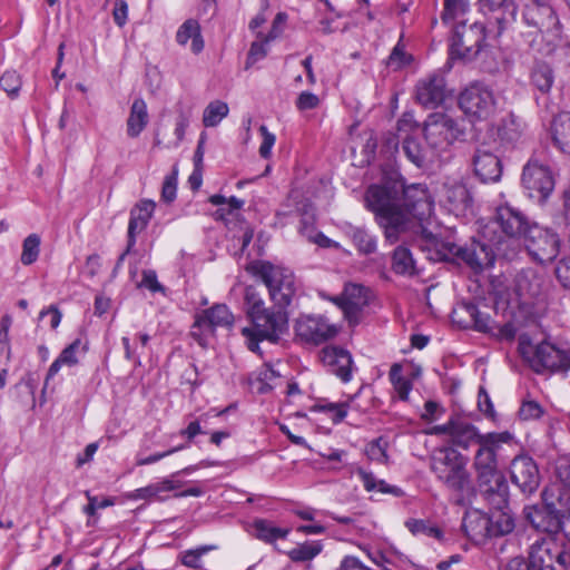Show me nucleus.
Returning <instances> with one entry per match:
<instances>
[{
  "instance_id": "nucleus-1",
  "label": "nucleus",
  "mask_w": 570,
  "mask_h": 570,
  "mask_svg": "<svg viewBox=\"0 0 570 570\" xmlns=\"http://www.w3.org/2000/svg\"><path fill=\"white\" fill-rule=\"evenodd\" d=\"M527 216L511 206H500L495 216L482 230V239L469 246L445 245L450 253L459 255L475 273L491 267L495 256L509 257L514 253L517 239L532 232Z\"/></svg>"
},
{
  "instance_id": "nucleus-2",
  "label": "nucleus",
  "mask_w": 570,
  "mask_h": 570,
  "mask_svg": "<svg viewBox=\"0 0 570 570\" xmlns=\"http://www.w3.org/2000/svg\"><path fill=\"white\" fill-rule=\"evenodd\" d=\"M365 204L375 213L377 223L391 244L399 240L400 235L407 228L410 215H424L430 210L426 191L414 185H372L365 193Z\"/></svg>"
},
{
  "instance_id": "nucleus-3",
  "label": "nucleus",
  "mask_w": 570,
  "mask_h": 570,
  "mask_svg": "<svg viewBox=\"0 0 570 570\" xmlns=\"http://www.w3.org/2000/svg\"><path fill=\"white\" fill-rule=\"evenodd\" d=\"M466 465L468 458L451 446L435 450L430 462V469L436 479L459 498H463L472 489Z\"/></svg>"
},
{
  "instance_id": "nucleus-4",
  "label": "nucleus",
  "mask_w": 570,
  "mask_h": 570,
  "mask_svg": "<svg viewBox=\"0 0 570 570\" xmlns=\"http://www.w3.org/2000/svg\"><path fill=\"white\" fill-rule=\"evenodd\" d=\"M531 523L546 533L537 538L529 547L528 559L532 570H570V549H567L562 542L550 531L549 527H542L534 519Z\"/></svg>"
},
{
  "instance_id": "nucleus-5",
  "label": "nucleus",
  "mask_w": 570,
  "mask_h": 570,
  "mask_svg": "<svg viewBox=\"0 0 570 570\" xmlns=\"http://www.w3.org/2000/svg\"><path fill=\"white\" fill-rule=\"evenodd\" d=\"M252 326L242 328V334L246 338L248 350L259 352V342L267 340L276 343L288 328V318L284 311L274 308H264L249 316Z\"/></svg>"
},
{
  "instance_id": "nucleus-6",
  "label": "nucleus",
  "mask_w": 570,
  "mask_h": 570,
  "mask_svg": "<svg viewBox=\"0 0 570 570\" xmlns=\"http://www.w3.org/2000/svg\"><path fill=\"white\" fill-rule=\"evenodd\" d=\"M253 275L259 277L268 288L271 299L279 306H287L296 293L292 271L269 262H256L250 266Z\"/></svg>"
},
{
  "instance_id": "nucleus-7",
  "label": "nucleus",
  "mask_w": 570,
  "mask_h": 570,
  "mask_svg": "<svg viewBox=\"0 0 570 570\" xmlns=\"http://www.w3.org/2000/svg\"><path fill=\"white\" fill-rule=\"evenodd\" d=\"M522 18L523 23L531 28L529 36L533 38L529 41L530 47H533L539 35L550 37L549 42H554L560 38V21L551 1L523 4Z\"/></svg>"
},
{
  "instance_id": "nucleus-8",
  "label": "nucleus",
  "mask_w": 570,
  "mask_h": 570,
  "mask_svg": "<svg viewBox=\"0 0 570 570\" xmlns=\"http://www.w3.org/2000/svg\"><path fill=\"white\" fill-rule=\"evenodd\" d=\"M425 140L434 153L448 150L454 141L463 138L464 129L459 121L445 112H433L424 121Z\"/></svg>"
},
{
  "instance_id": "nucleus-9",
  "label": "nucleus",
  "mask_w": 570,
  "mask_h": 570,
  "mask_svg": "<svg viewBox=\"0 0 570 570\" xmlns=\"http://www.w3.org/2000/svg\"><path fill=\"white\" fill-rule=\"evenodd\" d=\"M487 37L497 38L489 32V24L485 27L479 22L469 26L465 22L458 23L450 46L451 58L471 61L480 52Z\"/></svg>"
},
{
  "instance_id": "nucleus-10",
  "label": "nucleus",
  "mask_w": 570,
  "mask_h": 570,
  "mask_svg": "<svg viewBox=\"0 0 570 570\" xmlns=\"http://www.w3.org/2000/svg\"><path fill=\"white\" fill-rule=\"evenodd\" d=\"M510 438L509 433H488L480 439L472 463L475 481L503 475L499 469L498 454L502 444Z\"/></svg>"
},
{
  "instance_id": "nucleus-11",
  "label": "nucleus",
  "mask_w": 570,
  "mask_h": 570,
  "mask_svg": "<svg viewBox=\"0 0 570 570\" xmlns=\"http://www.w3.org/2000/svg\"><path fill=\"white\" fill-rule=\"evenodd\" d=\"M521 183L529 198L539 204L546 203L554 189L551 168L534 156L524 165Z\"/></svg>"
},
{
  "instance_id": "nucleus-12",
  "label": "nucleus",
  "mask_w": 570,
  "mask_h": 570,
  "mask_svg": "<svg viewBox=\"0 0 570 570\" xmlns=\"http://www.w3.org/2000/svg\"><path fill=\"white\" fill-rule=\"evenodd\" d=\"M453 315L454 317L468 315L470 318L469 321L459 318L456 322L460 324L464 323L465 326L471 324L474 330L490 334L500 342L511 343L514 341L518 333V327L513 322H508L503 325H495L491 317L488 314L480 312L473 303L461 304L459 308L453 312Z\"/></svg>"
},
{
  "instance_id": "nucleus-13",
  "label": "nucleus",
  "mask_w": 570,
  "mask_h": 570,
  "mask_svg": "<svg viewBox=\"0 0 570 570\" xmlns=\"http://www.w3.org/2000/svg\"><path fill=\"white\" fill-rule=\"evenodd\" d=\"M459 106L469 117L487 119L495 109V98L487 85L476 81L460 94Z\"/></svg>"
},
{
  "instance_id": "nucleus-14",
  "label": "nucleus",
  "mask_w": 570,
  "mask_h": 570,
  "mask_svg": "<svg viewBox=\"0 0 570 570\" xmlns=\"http://www.w3.org/2000/svg\"><path fill=\"white\" fill-rule=\"evenodd\" d=\"M234 316L225 304H216L196 316L190 335L202 346H206L207 337L214 335L216 327H229Z\"/></svg>"
},
{
  "instance_id": "nucleus-15",
  "label": "nucleus",
  "mask_w": 570,
  "mask_h": 570,
  "mask_svg": "<svg viewBox=\"0 0 570 570\" xmlns=\"http://www.w3.org/2000/svg\"><path fill=\"white\" fill-rule=\"evenodd\" d=\"M295 332L301 341L320 345L333 338L338 328L323 316L302 315L296 321Z\"/></svg>"
},
{
  "instance_id": "nucleus-16",
  "label": "nucleus",
  "mask_w": 570,
  "mask_h": 570,
  "mask_svg": "<svg viewBox=\"0 0 570 570\" xmlns=\"http://www.w3.org/2000/svg\"><path fill=\"white\" fill-rule=\"evenodd\" d=\"M474 174L481 181H497L502 174L499 157L494 154V147L485 139L475 145L472 157Z\"/></svg>"
},
{
  "instance_id": "nucleus-17",
  "label": "nucleus",
  "mask_w": 570,
  "mask_h": 570,
  "mask_svg": "<svg viewBox=\"0 0 570 570\" xmlns=\"http://www.w3.org/2000/svg\"><path fill=\"white\" fill-rule=\"evenodd\" d=\"M481 9L490 13L489 32L500 37L515 21L517 7L513 0H480Z\"/></svg>"
},
{
  "instance_id": "nucleus-18",
  "label": "nucleus",
  "mask_w": 570,
  "mask_h": 570,
  "mask_svg": "<svg viewBox=\"0 0 570 570\" xmlns=\"http://www.w3.org/2000/svg\"><path fill=\"white\" fill-rule=\"evenodd\" d=\"M510 474L512 482L527 495L534 493L540 485L538 465L528 455H518L512 460Z\"/></svg>"
},
{
  "instance_id": "nucleus-19",
  "label": "nucleus",
  "mask_w": 570,
  "mask_h": 570,
  "mask_svg": "<svg viewBox=\"0 0 570 570\" xmlns=\"http://www.w3.org/2000/svg\"><path fill=\"white\" fill-rule=\"evenodd\" d=\"M368 289L363 285L346 284L342 295L333 298V302L342 308L350 324L355 325L360 322L363 308L368 304Z\"/></svg>"
},
{
  "instance_id": "nucleus-20",
  "label": "nucleus",
  "mask_w": 570,
  "mask_h": 570,
  "mask_svg": "<svg viewBox=\"0 0 570 570\" xmlns=\"http://www.w3.org/2000/svg\"><path fill=\"white\" fill-rule=\"evenodd\" d=\"M531 366L538 373L544 370L568 371L570 370V355L568 352L543 342L535 345L531 357Z\"/></svg>"
},
{
  "instance_id": "nucleus-21",
  "label": "nucleus",
  "mask_w": 570,
  "mask_h": 570,
  "mask_svg": "<svg viewBox=\"0 0 570 570\" xmlns=\"http://www.w3.org/2000/svg\"><path fill=\"white\" fill-rule=\"evenodd\" d=\"M445 96L446 83L441 71L432 72L416 83V100L426 108L438 107L444 101Z\"/></svg>"
},
{
  "instance_id": "nucleus-22",
  "label": "nucleus",
  "mask_w": 570,
  "mask_h": 570,
  "mask_svg": "<svg viewBox=\"0 0 570 570\" xmlns=\"http://www.w3.org/2000/svg\"><path fill=\"white\" fill-rule=\"evenodd\" d=\"M529 252L540 263L552 262L559 254L560 240L557 234L533 226Z\"/></svg>"
},
{
  "instance_id": "nucleus-23",
  "label": "nucleus",
  "mask_w": 570,
  "mask_h": 570,
  "mask_svg": "<svg viewBox=\"0 0 570 570\" xmlns=\"http://www.w3.org/2000/svg\"><path fill=\"white\" fill-rule=\"evenodd\" d=\"M475 482L478 491L492 509H508L509 484L504 474Z\"/></svg>"
},
{
  "instance_id": "nucleus-24",
  "label": "nucleus",
  "mask_w": 570,
  "mask_h": 570,
  "mask_svg": "<svg viewBox=\"0 0 570 570\" xmlns=\"http://www.w3.org/2000/svg\"><path fill=\"white\" fill-rule=\"evenodd\" d=\"M321 358L328 371L343 382L352 379L353 360L348 351L338 346H327L323 348Z\"/></svg>"
},
{
  "instance_id": "nucleus-25",
  "label": "nucleus",
  "mask_w": 570,
  "mask_h": 570,
  "mask_svg": "<svg viewBox=\"0 0 570 570\" xmlns=\"http://www.w3.org/2000/svg\"><path fill=\"white\" fill-rule=\"evenodd\" d=\"M491 520L488 514L479 510L469 511L462 520V529L465 535L476 544L484 543L491 538Z\"/></svg>"
},
{
  "instance_id": "nucleus-26",
  "label": "nucleus",
  "mask_w": 570,
  "mask_h": 570,
  "mask_svg": "<svg viewBox=\"0 0 570 570\" xmlns=\"http://www.w3.org/2000/svg\"><path fill=\"white\" fill-rule=\"evenodd\" d=\"M155 206L153 200L145 199L140 200L131 208L127 234L129 248L135 247L137 235L147 227L155 210Z\"/></svg>"
},
{
  "instance_id": "nucleus-27",
  "label": "nucleus",
  "mask_w": 570,
  "mask_h": 570,
  "mask_svg": "<svg viewBox=\"0 0 570 570\" xmlns=\"http://www.w3.org/2000/svg\"><path fill=\"white\" fill-rule=\"evenodd\" d=\"M88 351L87 343H82L80 338L75 340L68 346H66L59 356L53 361L50 365L42 392H45L48 387L49 381L58 374L62 366L72 367L79 363L78 354L85 355Z\"/></svg>"
},
{
  "instance_id": "nucleus-28",
  "label": "nucleus",
  "mask_w": 570,
  "mask_h": 570,
  "mask_svg": "<svg viewBox=\"0 0 570 570\" xmlns=\"http://www.w3.org/2000/svg\"><path fill=\"white\" fill-rule=\"evenodd\" d=\"M525 124L514 114L503 117L497 126V136L503 146L514 147L524 136Z\"/></svg>"
},
{
  "instance_id": "nucleus-29",
  "label": "nucleus",
  "mask_w": 570,
  "mask_h": 570,
  "mask_svg": "<svg viewBox=\"0 0 570 570\" xmlns=\"http://www.w3.org/2000/svg\"><path fill=\"white\" fill-rule=\"evenodd\" d=\"M443 193L451 210L463 213L472 204V196L468 187L459 180L446 181L443 185Z\"/></svg>"
},
{
  "instance_id": "nucleus-30",
  "label": "nucleus",
  "mask_w": 570,
  "mask_h": 570,
  "mask_svg": "<svg viewBox=\"0 0 570 570\" xmlns=\"http://www.w3.org/2000/svg\"><path fill=\"white\" fill-rule=\"evenodd\" d=\"M430 213H431V209L429 212H426L424 215H417V216L410 215V224H409L407 228L405 229V232L410 228H414L415 233L419 234L421 236V238L426 244L436 248V250L440 253L442 259L449 261V259L458 258V259L462 261V258L459 255L450 253L449 249L446 248L445 245L452 244L451 242H439L438 238L433 235V233L430 232L422 224L423 217L425 215H430Z\"/></svg>"
},
{
  "instance_id": "nucleus-31",
  "label": "nucleus",
  "mask_w": 570,
  "mask_h": 570,
  "mask_svg": "<svg viewBox=\"0 0 570 570\" xmlns=\"http://www.w3.org/2000/svg\"><path fill=\"white\" fill-rule=\"evenodd\" d=\"M542 497L548 513L552 515L550 531H558L561 523L560 519L564 515L566 512L570 513V492H560L557 501L553 499V495L548 492V490L543 491ZM567 538L570 541V530L567 532Z\"/></svg>"
},
{
  "instance_id": "nucleus-32",
  "label": "nucleus",
  "mask_w": 570,
  "mask_h": 570,
  "mask_svg": "<svg viewBox=\"0 0 570 570\" xmlns=\"http://www.w3.org/2000/svg\"><path fill=\"white\" fill-rule=\"evenodd\" d=\"M149 114L146 101L142 98H136L131 106L126 121V132L129 138H137L147 127Z\"/></svg>"
},
{
  "instance_id": "nucleus-33",
  "label": "nucleus",
  "mask_w": 570,
  "mask_h": 570,
  "mask_svg": "<svg viewBox=\"0 0 570 570\" xmlns=\"http://www.w3.org/2000/svg\"><path fill=\"white\" fill-rule=\"evenodd\" d=\"M551 137L554 146L570 155V112H559L551 122Z\"/></svg>"
},
{
  "instance_id": "nucleus-34",
  "label": "nucleus",
  "mask_w": 570,
  "mask_h": 570,
  "mask_svg": "<svg viewBox=\"0 0 570 570\" xmlns=\"http://www.w3.org/2000/svg\"><path fill=\"white\" fill-rule=\"evenodd\" d=\"M404 524L405 528L415 537L434 539L440 543H444L446 541L444 529L430 519L410 518Z\"/></svg>"
},
{
  "instance_id": "nucleus-35",
  "label": "nucleus",
  "mask_w": 570,
  "mask_h": 570,
  "mask_svg": "<svg viewBox=\"0 0 570 570\" xmlns=\"http://www.w3.org/2000/svg\"><path fill=\"white\" fill-rule=\"evenodd\" d=\"M188 40H191L190 50L193 53L198 55L204 49V39L200 31V26L197 20H186L176 32V41L180 46H185Z\"/></svg>"
},
{
  "instance_id": "nucleus-36",
  "label": "nucleus",
  "mask_w": 570,
  "mask_h": 570,
  "mask_svg": "<svg viewBox=\"0 0 570 570\" xmlns=\"http://www.w3.org/2000/svg\"><path fill=\"white\" fill-rule=\"evenodd\" d=\"M482 438L483 435H480L471 423L461 419H455L451 436V442L453 444L463 449H468L472 444L479 446L480 439Z\"/></svg>"
},
{
  "instance_id": "nucleus-37",
  "label": "nucleus",
  "mask_w": 570,
  "mask_h": 570,
  "mask_svg": "<svg viewBox=\"0 0 570 570\" xmlns=\"http://www.w3.org/2000/svg\"><path fill=\"white\" fill-rule=\"evenodd\" d=\"M530 82L541 94H548L554 82L551 66L544 61H535L531 68Z\"/></svg>"
},
{
  "instance_id": "nucleus-38",
  "label": "nucleus",
  "mask_w": 570,
  "mask_h": 570,
  "mask_svg": "<svg viewBox=\"0 0 570 570\" xmlns=\"http://www.w3.org/2000/svg\"><path fill=\"white\" fill-rule=\"evenodd\" d=\"M181 487V482L173 481L170 479H164L160 482L151 483L147 487L136 489L131 494L132 499L136 500H164L161 495L164 492L173 491Z\"/></svg>"
},
{
  "instance_id": "nucleus-39",
  "label": "nucleus",
  "mask_w": 570,
  "mask_h": 570,
  "mask_svg": "<svg viewBox=\"0 0 570 570\" xmlns=\"http://www.w3.org/2000/svg\"><path fill=\"white\" fill-rule=\"evenodd\" d=\"M405 157L417 168H423L433 160V153L426 150L422 144L413 137H406L402 142Z\"/></svg>"
},
{
  "instance_id": "nucleus-40",
  "label": "nucleus",
  "mask_w": 570,
  "mask_h": 570,
  "mask_svg": "<svg viewBox=\"0 0 570 570\" xmlns=\"http://www.w3.org/2000/svg\"><path fill=\"white\" fill-rule=\"evenodd\" d=\"M346 235L352 240L360 254L371 255L376 252V237L371 235L366 229L350 225L346 228Z\"/></svg>"
},
{
  "instance_id": "nucleus-41",
  "label": "nucleus",
  "mask_w": 570,
  "mask_h": 570,
  "mask_svg": "<svg viewBox=\"0 0 570 570\" xmlns=\"http://www.w3.org/2000/svg\"><path fill=\"white\" fill-rule=\"evenodd\" d=\"M392 271L399 275L412 277L417 274L412 253L404 246H397L392 255Z\"/></svg>"
},
{
  "instance_id": "nucleus-42",
  "label": "nucleus",
  "mask_w": 570,
  "mask_h": 570,
  "mask_svg": "<svg viewBox=\"0 0 570 570\" xmlns=\"http://www.w3.org/2000/svg\"><path fill=\"white\" fill-rule=\"evenodd\" d=\"M356 473L361 479L364 489L368 492L377 491L383 494H392L397 498L403 495L402 489L395 485H390L384 480L376 479L372 472L358 469Z\"/></svg>"
},
{
  "instance_id": "nucleus-43",
  "label": "nucleus",
  "mask_w": 570,
  "mask_h": 570,
  "mask_svg": "<svg viewBox=\"0 0 570 570\" xmlns=\"http://www.w3.org/2000/svg\"><path fill=\"white\" fill-rule=\"evenodd\" d=\"M488 518L491 520V538L505 535L514 529V519L507 509H494Z\"/></svg>"
},
{
  "instance_id": "nucleus-44",
  "label": "nucleus",
  "mask_w": 570,
  "mask_h": 570,
  "mask_svg": "<svg viewBox=\"0 0 570 570\" xmlns=\"http://www.w3.org/2000/svg\"><path fill=\"white\" fill-rule=\"evenodd\" d=\"M253 527L255 530V537L268 543H272L277 539H284L288 534L287 529L274 527L266 520H256Z\"/></svg>"
},
{
  "instance_id": "nucleus-45",
  "label": "nucleus",
  "mask_w": 570,
  "mask_h": 570,
  "mask_svg": "<svg viewBox=\"0 0 570 570\" xmlns=\"http://www.w3.org/2000/svg\"><path fill=\"white\" fill-rule=\"evenodd\" d=\"M389 376L400 400L406 401L409 393L412 390V383L410 380L402 375V365L397 363L393 364L391 366Z\"/></svg>"
},
{
  "instance_id": "nucleus-46",
  "label": "nucleus",
  "mask_w": 570,
  "mask_h": 570,
  "mask_svg": "<svg viewBox=\"0 0 570 570\" xmlns=\"http://www.w3.org/2000/svg\"><path fill=\"white\" fill-rule=\"evenodd\" d=\"M228 106L226 102L215 100L210 102L204 110L203 122L206 127L217 126L223 118L228 115Z\"/></svg>"
},
{
  "instance_id": "nucleus-47",
  "label": "nucleus",
  "mask_w": 570,
  "mask_h": 570,
  "mask_svg": "<svg viewBox=\"0 0 570 570\" xmlns=\"http://www.w3.org/2000/svg\"><path fill=\"white\" fill-rule=\"evenodd\" d=\"M40 244L41 239L38 234H30L23 239L22 253L20 256L22 265L29 266L38 259L40 254Z\"/></svg>"
},
{
  "instance_id": "nucleus-48",
  "label": "nucleus",
  "mask_w": 570,
  "mask_h": 570,
  "mask_svg": "<svg viewBox=\"0 0 570 570\" xmlns=\"http://www.w3.org/2000/svg\"><path fill=\"white\" fill-rule=\"evenodd\" d=\"M322 551V544L317 541L304 542L288 552L294 562H305L315 558Z\"/></svg>"
},
{
  "instance_id": "nucleus-49",
  "label": "nucleus",
  "mask_w": 570,
  "mask_h": 570,
  "mask_svg": "<svg viewBox=\"0 0 570 570\" xmlns=\"http://www.w3.org/2000/svg\"><path fill=\"white\" fill-rule=\"evenodd\" d=\"M517 288L520 295L534 297L539 294V279L534 273H524L517 278Z\"/></svg>"
},
{
  "instance_id": "nucleus-50",
  "label": "nucleus",
  "mask_w": 570,
  "mask_h": 570,
  "mask_svg": "<svg viewBox=\"0 0 570 570\" xmlns=\"http://www.w3.org/2000/svg\"><path fill=\"white\" fill-rule=\"evenodd\" d=\"M21 78L13 71L8 70L0 77V87L10 98H17L21 89Z\"/></svg>"
},
{
  "instance_id": "nucleus-51",
  "label": "nucleus",
  "mask_w": 570,
  "mask_h": 570,
  "mask_svg": "<svg viewBox=\"0 0 570 570\" xmlns=\"http://www.w3.org/2000/svg\"><path fill=\"white\" fill-rule=\"evenodd\" d=\"M244 301L248 317L265 308L264 301L253 286L245 288Z\"/></svg>"
},
{
  "instance_id": "nucleus-52",
  "label": "nucleus",
  "mask_w": 570,
  "mask_h": 570,
  "mask_svg": "<svg viewBox=\"0 0 570 570\" xmlns=\"http://www.w3.org/2000/svg\"><path fill=\"white\" fill-rule=\"evenodd\" d=\"M469 7L468 0H444V11L442 13V20L449 21L463 14Z\"/></svg>"
},
{
  "instance_id": "nucleus-53",
  "label": "nucleus",
  "mask_w": 570,
  "mask_h": 570,
  "mask_svg": "<svg viewBox=\"0 0 570 570\" xmlns=\"http://www.w3.org/2000/svg\"><path fill=\"white\" fill-rule=\"evenodd\" d=\"M303 236L306 237L308 242L317 244L320 247L338 248V244L336 242L332 240L323 233L316 230L315 227H305L303 229Z\"/></svg>"
},
{
  "instance_id": "nucleus-54",
  "label": "nucleus",
  "mask_w": 570,
  "mask_h": 570,
  "mask_svg": "<svg viewBox=\"0 0 570 570\" xmlns=\"http://www.w3.org/2000/svg\"><path fill=\"white\" fill-rule=\"evenodd\" d=\"M554 474L564 487L570 489V456L560 455L557 458Z\"/></svg>"
},
{
  "instance_id": "nucleus-55",
  "label": "nucleus",
  "mask_w": 570,
  "mask_h": 570,
  "mask_svg": "<svg viewBox=\"0 0 570 570\" xmlns=\"http://www.w3.org/2000/svg\"><path fill=\"white\" fill-rule=\"evenodd\" d=\"M214 548V546H202L197 549L185 551L181 557V562L187 567L199 569L202 568L199 563L200 558Z\"/></svg>"
},
{
  "instance_id": "nucleus-56",
  "label": "nucleus",
  "mask_w": 570,
  "mask_h": 570,
  "mask_svg": "<svg viewBox=\"0 0 570 570\" xmlns=\"http://www.w3.org/2000/svg\"><path fill=\"white\" fill-rule=\"evenodd\" d=\"M177 108V120H176V128H175V135L177 137L178 141H181L185 136V130L189 125L190 119V109L184 108L183 104L179 101L176 106Z\"/></svg>"
},
{
  "instance_id": "nucleus-57",
  "label": "nucleus",
  "mask_w": 570,
  "mask_h": 570,
  "mask_svg": "<svg viewBox=\"0 0 570 570\" xmlns=\"http://www.w3.org/2000/svg\"><path fill=\"white\" fill-rule=\"evenodd\" d=\"M543 414V409L535 401H524L519 410V417L521 420H537Z\"/></svg>"
},
{
  "instance_id": "nucleus-58",
  "label": "nucleus",
  "mask_w": 570,
  "mask_h": 570,
  "mask_svg": "<svg viewBox=\"0 0 570 570\" xmlns=\"http://www.w3.org/2000/svg\"><path fill=\"white\" fill-rule=\"evenodd\" d=\"M244 206V200L232 196L228 198V202L226 204V207L223 206L218 208L214 216L217 220H225L227 216L234 215L235 212L239 210Z\"/></svg>"
},
{
  "instance_id": "nucleus-59",
  "label": "nucleus",
  "mask_w": 570,
  "mask_h": 570,
  "mask_svg": "<svg viewBox=\"0 0 570 570\" xmlns=\"http://www.w3.org/2000/svg\"><path fill=\"white\" fill-rule=\"evenodd\" d=\"M385 443L381 439L371 442L366 448V455L371 461L384 463L387 459Z\"/></svg>"
},
{
  "instance_id": "nucleus-60",
  "label": "nucleus",
  "mask_w": 570,
  "mask_h": 570,
  "mask_svg": "<svg viewBox=\"0 0 570 570\" xmlns=\"http://www.w3.org/2000/svg\"><path fill=\"white\" fill-rule=\"evenodd\" d=\"M410 62V56L406 55L404 47L397 43L387 59V65L394 69H400Z\"/></svg>"
},
{
  "instance_id": "nucleus-61",
  "label": "nucleus",
  "mask_w": 570,
  "mask_h": 570,
  "mask_svg": "<svg viewBox=\"0 0 570 570\" xmlns=\"http://www.w3.org/2000/svg\"><path fill=\"white\" fill-rule=\"evenodd\" d=\"M177 193V176L173 173L165 177L161 188V199L166 203H171L176 198Z\"/></svg>"
},
{
  "instance_id": "nucleus-62",
  "label": "nucleus",
  "mask_w": 570,
  "mask_h": 570,
  "mask_svg": "<svg viewBox=\"0 0 570 570\" xmlns=\"http://www.w3.org/2000/svg\"><path fill=\"white\" fill-rule=\"evenodd\" d=\"M265 45L266 43L264 42V38H262L261 41H255L252 43L246 59V69L250 68L255 62L266 57L267 50Z\"/></svg>"
},
{
  "instance_id": "nucleus-63",
  "label": "nucleus",
  "mask_w": 570,
  "mask_h": 570,
  "mask_svg": "<svg viewBox=\"0 0 570 570\" xmlns=\"http://www.w3.org/2000/svg\"><path fill=\"white\" fill-rule=\"evenodd\" d=\"M259 131L263 137V141L259 146V155L267 159L272 154V148L275 144L276 137L274 134L269 132L267 127L264 125L259 127Z\"/></svg>"
},
{
  "instance_id": "nucleus-64",
  "label": "nucleus",
  "mask_w": 570,
  "mask_h": 570,
  "mask_svg": "<svg viewBox=\"0 0 570 570\" xmlns=\"http://www.w3.org/2000/svg\"><path fill=\"white\" fill-rule=\"evenodd\" d=\"M554 273L561 285L570 289V259L558 262Z\"/></svg>"
}]
</instances>
